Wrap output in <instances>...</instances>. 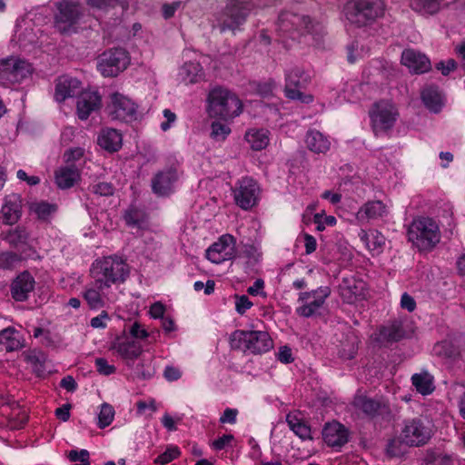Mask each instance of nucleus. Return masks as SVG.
<instances>
[{"label": "nucleus", "instance_id": "obj_13", "mask_svg": "<svg viewBox=\"0 0 465 465\" xmlns=\"http://www.w3.org/2000/svg\"><path fill=\"white\" fill-rule=\"evenodd\" d=\"M232 193L235 203L242 210H249L258 202L260 187L256 181L245 176L235 183Z\"/></svg>", "mask_w": 465, "mask_h": 465}, {"label": "nucleus", "instance_id": "obj_26", "mask_svg": "<svg viewBox=\"0 0 465 465\" xmlns=\"http://www.w3.org/2000/svg\"><path fill=\"white\" fill-rule=\"evenodd\" d=\"M97 143L108 152H117L122 147L123 135L114 128H104L99 133Z\"/></svg>", "mask_w": 465, "mask_h": 465}, {"label": "nucleus", "instance_id": "obj_32", "mask_svg": "<svg viewBox=\"0 0 465 465\" xmlns=\"http://www.w3.org/2000/svg\"><path fill=\"white\" fill-rule=\"evenodd\" d=\"M405 336L401 322H394L388 326H382L377 334L376 340L381 343L395 342L401 340Z\"/></svg>", "mask_w": 465, "mask_h": 465}, {"label": "nucleus", "instance_id": "obj_1", "mask_svg": "<svg viewBox=\"0 0 465 465\" xmlns=\"http://www.w3.org/2000/svg\"><path fill=\"white\" fill-rule=\"evenodd\" d=\"M91 274L96 285L104 290V303L115 302L118 299L116 290L129 277L130 268L121 257L111 255L95 260Z\"/></svg>", "mask_w": 465, "mask_h": 465}, {"label": "nucleus", "instance_id": "obj_36", "mask_svg": "<svg viewBox=\"0 0 465 465\" xmlns=\"http://www.w3.org/2000/svg\"><path fill=\"white\" fill-rule=\"evenodd\" d=\"M353 406L370 417L379 413L381 403L364 395H356L352 401Z\"/></svg>", "mask_w": 465, "mask_h": 465}, {"label": "nucleus", "instance_id": "obj_35", "mask_svg": "<svg viewBox=\"0 0 465 465\" xmlns=\"http://www.w3.org/2000/svg\"><path fill=\"white\" fill-rule=\"evenodd\" d=\"M269 131L266 129H251L245 134V139L252 149L261 151L269 144Z\"/></svg>", "mask_w": 465, "mask_h": 465}, {"label": "nucleus", "instance_id": "obj_20", "mask_svg": "<svg viewBox=\"0 0 465 465\" xmlns=\"http://www.w3.org/2000/svg\"><path fill=\"white\" fill-rule=\"evenodd\" d=\"M401 64L414 74H423L430 69L429 58L414 49H406L401 54Z\"/></svg>", "mask_w": 465, "mask_h": 465}, {"label": "nucleus", "instance_id": "obj_5", "mask_svg": "<svg viewBox=\"0 0 465 465\" xmlns=\"http://www.w3.org/2000/svg\"><path fill=\"white\" fill-rule=\"evenodd\" d=\"M230 345L244 353L262 354L272 349L273 342L266 331L236 330L230 336Z\"/></svg>", "mask_w": 465, "mask_h": 465}, {"label": "nucleus", "instance_id": "obj_41", "mask_svg": "<svg viewBox=\"0 0 465 465\" xmlns=\"http://www.w3.org/2000/svg\"><path fill=\"white\" fill-rule=\"evenodd\" d=\"M84 150L82 147H73L64 153V163L69 167H76L81 171L84 163Z\"/></svg>", "mask_w": 465, "mask_h": 465}, {"label": "nucleus", "instance_id": "obj_39", "mask_svg": "<svg viewBox=\"0 0 465 465\" xmlns=\"http://www.w3.org/2000/svg\"><path fill=\"white\" fill-rule=\"evenodd\" d=\"M286 421L289 428L302 440L311 439V428L296 415L288 414Z\"/></svg>", "mask_w": 465, "mask_h": 465}, {"label": "nucleus", "instance_id": "obj_31", "mask_svg": "<svg viewBox=\"0 0 465 465\" xmlns=\"http://www.w3.org/2000/svg\"><path fill=\"white\" fill-rule=\"evenodd\" d=\"M179 76L185 84H196L203 79V70L197 62L185 63L179 71Z\"/></svg>", "mask_w": 465, "mask_h": 465}, {"label": "nucleus", "instance_id": "obj_17", "mask_svg": "<svg viewBox=\"0 0 465 465\" xmlns=\"http://www.w3.org/2000/svg\"><path fill=\"white\" fill-rule=\"evenodd\" d=\"M102 107V96L96 90H86L81 93L76 101V115L85 121L93 113Z\"/></svg>", "mask_w": 465, "mask_h": 465}, {"label": "nucleus", "instance_id": "obj_24", "mask_svg": "<svg viewBox=\"0 0 465 465\" xmlns=\"http://www.w3.org/2000/svg\"><path fill=\"white\" fill-rule=\"evenodd\" d=\"M364 282L356 279L354 276L343 277L340 283V292L342 298L349 303L354 302L357 298L362 295Z\"/></svg>", "mask_w": 465, "mask_h": 465}, {"label": "nucleus", "instance_id": "obj_57", "mask_svg": "<svg viewBox=\"0 0 465 465\" xmlns=\"http://www.w3.org/2000/svg\"><path fill=\"white\" fill-rule=\"evenodd\" d=\"M92 191L101 196H109L114 193V187L110 183H99L93 186Z\"/></svg>", "mask_w": 465, "mask_h": 465}, {"label": "nucleus", "instance_id": "obj_34", "mask_svg": "<svg viewBox=\"0 0 465 465\" xmlns=\"http://www.w3.org/2000/svg\"><path fill=\"white\" fill-rule=\"evenodd\" d=\"M411 382L416 391L422 395H429L432 393L435 389L434 378L426 371L413 374Z\"/></svg>", "mask_w": 465, "mask_h": 465}, {"label": "nucleus", "instance_id": "obj_51", "mask_svg": "<svg viewBox=\"0 0 465 465\" xmlns=\"http://www.w3.org/2000/svg\"><path fill=\"white\" fill-rule=\"evenodd\" d=\"M33 209L41 219H46L52 213L55 211V208L47 203H36L33 206Z\"/></svg>", "mask_w": 465, "mask_h": 465}, {"label": "nucleus", "instance_id": "obj_10", "mask_svg": "<svg viewBox=\"0 0 465 465\" xmlns=\"http://www.w3.org/2000/svg\"><path fill=\"white\" fill-rule=\"evenodd\" d=\"M331 295V289L328 286H321L311 292L299 293L296 313L302 317L309 318L313 316L325 303L326 299Z\"/></svg>", "mask_w": 465, "mask_h": 465}, {"label": "nucleus", "instance_id": "obj_4", "mask_svg": "<svg viewBox=\"0 0 465 465\" xmlns=\"http://www.w3.org/2000/svg\"><path fill=\"white\" fill-rule=\"evenodd\" d=\"M207 111L213 118L228 121L242 113V104L233 92L222 86H216L208 94Z\"/></svg>", "mask_w": 465, "mask_h": 465}, {"label": "nucleus", "instance_id": "obj_37", "mask_svg": "<svg viewBox=\"0 0 465 465\" xmlns=\"http://www.w3.org/2000/svg\"><path fill=\"white\" fill-rule=\"evenodd\" d=\"M81 180V171L76 167L64 165L60 168V190L69 189L78 184Z\"/></svg>", "mask_w": 465, "mask_h": 465}, {"label": "nucleus", "instance_id": "obj_18", "mask_svg": "<svg viewBox=\"0 0 465 465\" xmlns=\"http://www.w3.org/2000/svg\"><path fill=\"white\" fill-rule=\"evenodd\" d=\"M178 172L174 167H168L158 172L152 179V190L159 196H167L173 192L178 181Z\"/></svg>", "mask_w": 465, "mask_h": 465}, {"label": "nucleus", "instance_id": "obj_62", "mask_svg": "<svg viewBox=\"0 0 465 465\" xmlns=\"http://www.w3.org/2000/svg\"><path fill=\"white\" fill-rule=\"evenodd\" d=\"M89 452L86 450H73L68 453V458L71 461H87L89 460Z\"/></svg>", "mask_w": 465, "mask_h": 465}, {"label": "nucleus", "instance_id": "obj_61", "mask_svg": "<svg viewBox=\"0 0 465 465\" xmlns=\"http://www.w3.org/2000/svg\"><path fill=\"white\" fill-rule=\"evenodd\" d=\"M401 307L411 312L416 308V302L412 296L404 292L401 298Z\"/></svg>", "mask_w": 465, "mask_h": 465}, {"label": "nucleus", "instance_id": "obj_38", "mask_svg": "<svg viewBox=\"0 0 465 465\" xmlns=\"http://www.w3.org/2000/svg\"><path fill=\"white\" fill-rule=\"evenodd\" d=\"M81 90V83L69 75L60 76V98L64 100L76 95Z\"/></svg>", "mask_w": 465, "mask_h": 465}, {"label": "nucleus", "instance_id": "obj_58", "mask_svg": "<svg viewBox=\"0 0 465 465\" xmlns=\"http://www.w3.org/2000/svg\"><path fill=\"white\" fill-rule=\"evenodd\" d=\"M110 320L108 313L103 311L98 316L91 319L90 325L94 329H104L106 322Z\"/></svg>", "mask_w": 465, "mask_h": 465}, {"label": "nucleus", "instance_id": "obj_29", "mask_svg": "<svg viewBox=\"0 0 465 465\" xmlns=\"http://www.w3.org/2000/svg\"><path fill=\"white\" fill-rule=\"evenodd\" d=\"M305 143L307 148L315 153H325L331 146L328 137L317 130H309L307 132Z\"/></svg>", "mask_w": 465, "mask_h": 465}, {"label": "nucleus", "instance_id": "obj_48", "mask_svg": "<svg viewBox=\"0 0 465 465\" xmlns=\"http://www.w3.org/2000/svg\"><path fill=\"white\" fill-rule=\"evenodd\" d=\"M180 453L181 452L177 447L168 448L163 453L155 459L154 462L159 465H165L179 457Z\"/></svg>", "mask_w": 465, "mask_h": 465}, {"label": "nucleus", "instance_id": "obj_19", "mask_svg": "<svg viewBox=\"0 0 465 465\" xmlns=\"http://www.w3.org/2000/svg\"><path fill=\"white\" fill-rule=\"evenodd\" d=\"M110 350L123 359L129 367L133 366L134 361L138 359L143 351V348L138 342L120 337L112 342Z\"/></svg>", "mask_w": 465, "mask_h": 465}, {"label": "nucleus", "instance_id": "obj_22", "mask_svg": "<svg viewBox=\"0 0 465 465\" xmlns=\"http://www.w3.org/2000/svg\"><path fill=\"white\" fill-rule=\"evenodd\" d=\"M79 17V6L73 3H60V33L74 31V25Z\"/></svg>", "mask_w": 465, "mask_h": 465}, {"label": "nucleus", "instance_id": "obj_28", "mask_svg": "<svg viewBox=\"0 0 465 465\" xmlns=\"http://www.w3.org/2000/svg\"><path fill=\"white\" fill-rule=\"evenodd\" d=\"M359 237L367 249L375 253H381L385 245L386 238L377 230H361Z\"/></svg>", "mask_w": 465, "mask_h": 465}, {"label": "nucleus", "instance_id": "obj_12", "mask_svg": "<svg viewBox=\"0 0 465 465\" xmlns=\"http://www.w3.org/2000/svg\"><path fill=\"white\" fill-rule=\"evenodd\" d=\"M137 104L129 97L117 92L110 95L107 111L113 120L133 122L137 119Z\"/></svg>", "mask_w": 465, "mask_h": 465}, {"label": "nucleus", "instance_id": "obj_60", "mask_svg": "<svg viewBox=\"0 0 465 465\" xmlns=\"http://www.w3.org/2000/svg\"><path fill=\"white\" fill-rule=\"evenodd\" d=\"M16 177L20 181L25 182L28 185L34 186L40 183V178L36 175H28L25 171L20 169L16 173Z\"/></svg>", "mask_w": 465, "mask_h": 465}, {"label": "nucleus", "instance_id": "obj_27", "mask_svg": "<svg viewBox=\"0 0 465 465\" xmlns=\"http://www.w3.org/2000/svg\"><path fill=\"white\" fill-rule=\"evenodd\" d=\"M21 198L17 194L7 196L1 210L4 222L7 224L15 223L21 216Z\"/></svg>", "mask_w": 465, "mask_h": 465}, {"label": "nucleus", "instance_id": "obj_7", "mask_svg": "<svg viewBox=\"0 0 465 465\" xmlns=\"http://www.w3.org/2000/svg\"><path fill=\"white\" fill-rule=\"evenodd\" d=\"M433 435V425L426 418L418 417L403 421L400 433L401 442L409 447L425 445Z\"/></svg>", "mask_w": 465, "mask_h": 465}, {"label": "nucleus", "instance_id": "obj_16", "mask_svg": "<svg viewBox=\"0 0 465 465\" xmlns=\"http://www.w3.org/2000/svg\"><path fill=\"white\" fill-rule=\"evenodd\" d=\"M311 25L312 21L308 16H300L292 12H283L279 15L277 30L283 35H290L293 38L292 35L295 31L311 33Z\"/></svg>", "mask_w": 465, "mask_h": 465}, {"label": "nucleus", "instance_id": "obj_52", "mask_svg": "<svg viewBox=\"0 0 465 465\" xmlns=\"http://www.w3.org/2000/svg\"><path fill=\"white\" fill-rule=\"evenodd\" d=\"M252 306V302L246 295H235V309L239 314H244Z\"/></svg>", "mask_w": 465, "mask_h": 465}, {"label": "nucleus", "instance_id": "obj_64", "mask_svg": "<svg viewBox=\"0 0 465 465\" xmlns=\"http://www.w3.org/2000/svg\"><path fill=\"white\" fill-rule=\"evenodd\" d=\"M436 68L441 71L443 75H448L456 68V62L453 59H449L446 62H440L437 64Z\"/></svg>", "mask_w": 465, "mask_h": 465}, {"label": "nucleus", "instance_id": "obj_25", "mask_svg": "<svg viewBox=\"0 0 465 465\" xmlns=\"http://www.w3.org/2000/svg\"><path fill=\"white\" fill-rule=\"evenodd\" d=\"M388 206L381 201H369L364 203L357 213L359 220H378L387 216Z\"/></svg>", "mask_w": 465, "mask_h": 465}, {"label": "nucleus", "instance_id": "obj_6", "mask_svg": "<svg viewBox=\"0 0 465 465\" xmlns=\"http://www.w3.org/2000/svg\"><path fill=\"white\" fill-rule=\"evenodd\" d=\"M381 0H351L343 9L346 19L356 26H364L382 15Z\"/></svg>", "mask_w": 465, "mask_h": 465}, {"label": "nucleus", "instance_id": "obj_47", "mask_svg": "<svg viewBox=\"0 0 465 465\" xmlns=\"http://www.w3.org/2000/svg\"><path fill=\"white\" fill-rule=\"evenodd\" d=\"M28 238V233L24 228L17 227L11 230L5 239L12 245H19L25 243Z\"/></svg>", "mask_w": 465, "mask_h": 465}, {"label": "nucleus", "instance_id": "obj_49", "mask_svg": "<svg viewBox=\"0 0 465 465\" xmlns=\"http://www.w3.org/2000/svg\"><path fill=\"white\" fill-rule=\"evenodd\" d=\"M97 371L102 375H111L115 372L116 368L113 364H109L108 361L104 358H96L94 361Z\"/></svg>", "mask_w": 465, "mask_h": 465}, {"label": "nucleus", "instance_id": "obj_8", "mask_svg": "<svg viewBox=\"0 0 465 465\" xmlns=\"http://www.w3.org/2000/svg\"><path fill=\"white\" fill-rule=\"evenodd\" d=\"M129 64L127 51L124 48H114L100 55L97 68L104 77H114L124 71Z\"/></svg>", "mask_w": 465, "mask_h": 465}, {"label": "nucleus", "instance_id": "obj_59", "mask_svg": "<svg viewBox=\"0 0 465 465\" xmlns=\"http://www.w3.org/2000/svg\"><path fill=\"white\" fill-rule=\"evenodd\" d=\"M238 410L227 408L224 410L223 415L220 417L219 421L221 423L234 424L237 420Z\"/></svg>", "mask_w": 465, "mask_h": 465}, {"label": "nucleus", "instance_id": "obj_46", "mask_svg": "<svg viewBox=\"0 0 465 465\" xmlns=\"http://www.w3.org/2000/svg\"><path fill=\"white\" fill-rule=\"evenodd\" d=\"M231 134V128L227 124L214 121L211 124V137L215 141H224Z\"/></svg>", "mask_w": 465, "mask_h": 465}, {"label": "nucleus", "instance_id": "obj_11", "mask_svg": "<svg viewBox=\"0 0 465 465\" xmlns=\"http://www.w3.org/2000/svg\"><path fill=\"white\" fill-rule=\"evenodd\" d=\"M33 66L18 57H8L0 61V79L6 84L21 83L31 75Z\"/></svg>", "mask_w": 465, "mask_h": 465}, {"label": "nucleus", "instance_id": "obj_54", "mask_svg": "<svg viewBox=\"0 0 465 465\" xmlns=\"http://www.w3.org/2000/svg\"><path fill=\"white\" fill-rule=\"evenodd\" d=\"M19 262L16 254L12 252H4L0 254V268H10Z\"/></svg>", "mask_w": 465, "mask_h": 465}, {"label": "nucleus", "instance_id": "obj_30", "mask_svg": "<svg viewBox=\"0 0 465 465\" xmlns=\"http://www.w3.org/2000/svg\"><path fill=\"white\" fill-rule=\"evenodd\" d=\"M0 344L6 351H14L24 347V339L15 328L7 327L0 331Z\"/></svg>", "mask_w": 465, "mask_h": 465}, {"label": "nucleus", "instance_id": "obj_14", "mask_svg": "<svg viewBox=\"0 0 465 465\" xmlns=\"http://www.w3.org/2000/svg\"><path fill=\"white\" fill-rule=\"evenodd\" d=\"M398 113L395 107L387 102H379L374 104L370 112L372 128L376 135L391 129L397 118Z\"/></svg>", "mask_w": 465, "mask_h": 465}, {"label": "nucleus", "instance_id": "obj_44", "mask_svg": "<svg viewBox=\"0 0 465 465\" xmlns=\"http://www.w3.org/2000/svg\"><path fill=\"white\" fill-rule=\"evenodd\" d=\"M114 410L108 403H103L101 405V410L98 414V427L104 429L109 426L114 420Z\"/></svg>", "mask_w": 465, "mask_h": 465}, {"label": "nucleus", "instance_id": "obj_40", "mask_svg": "<svg viewBox=\"0 0 465 465\" xmlns=\"http://www.w3.org/2000/svg\"><path fill=\"white\" fill-rule=\"evenodd\" d=\"M442 0H411V8L421 15H434L439 12Z\"/></svg>", "mask_w": 465, "mask_h": 465}, {"label": "nucleus", "instance_id": "obj_55", "mask_svg": "<svg viewBox=\"0 0 465 465\" xmlns=\"http://www.w3.org/2000/svg\"><path fill=\"white\" fill-rule=\"evenodd\" d=\"M136 408L139 414H143L147 410L152 413L157 411L156 401L153 399H150L149 401H137Z\"/></svg>", "mask_w": 465, "mask_h": 465}, {"label": "nucleus", "instance_id": "obj_21", "mask_svg": "<svg viewBox=\"0 0 465 465\" xmlns=\"http://www.w3.org/2000/svg\"><path fill=\"white\" fill-rule=\"evenodd\" d=\"M323 440L328 446L341 447L348 441V432L339 422L327 423L322 430Z\"/></svg>", "mask_w": 465, "mask_h": 465}, {"label": "nucleus", "instance_id": "obj_23", "mask_svg": "<svg viewBox=\"0 0 465 465\" xmlns=\"http://www.w3.org/2000/svg\"><path fill=\"white\" fill-rule=\"evenodd\" d=\"M35 280L33 276L24 272L19 274L12 283V296L15 301L23 302L28 298V294L34 290Z\"/></svg>", "mask_w": 465, "mask_h": 465}, {"label": "nucleus", "instance_id": "obj_56", "mask_svg": "<svg viewBox=\"0 0 465 465\" xmlns=\"http://www.w3.org/2000/svg\"><path fill=\"white\" fill-rule=\"evenodd\" d=\"M129 332L135 339H145L149 336L148 331L138 322H134L129 328Z\"/></svg>", "mask_w": 465, "mask_h": 465}, {"label": "nucleus", "instance_id": "obj_42", "mask_svg": "<svg viewBox=\"0 0 465 465\" xmlns=\"http://www.w3.org/2000/svg\"><path fill=\"white\" fill-rule=\"evenodd\" d=\"M96 287L97 289L90 288L84 293V298L91 309H100L109 303H104V290L100 289L97 285Z\"/></svg>", "mask_w": 465, "mask_h": 465}, {"label": "nucleus", "instance_id": "obj_63", "mask_svg": "<svg viewBox=\"0 0 465 465\" xmlns=\"http://www.w3.org/2000/svg\"><path fill=\"white\" fill-rule=\"evenodd\" d=\"M164 312H165V306L160 302L153 303L149 310V313H150L151 317L153 319L163 318Z\"/></svg>", "mask_w": 465, "mask_h": 465}, {"label": "nucleus", "instance_id": "obj_33", "mask_svg": "<svg viewBox=\"0 0 465 465\" xmlns=\"http://www.w3.org/2000/svg\"><path fill=\"white\" fill-rule=\"evenodd\" d=\"M421 99L425 106L433 113H439L443 105L441 94L435 86H427L421 92Z\"/></svg>", "mask_w": 465, "mask_h": 465}, {"label": "nucleus", "instance_id": "obj_43", "mask_svg": "<svg viewBox=\"0 0 465 465\" xmlns=\"http://www.w3.org/2000/svg\"><path fill=\"white\" fill-rule=\"evenodd\" d=\"M8 427L11 430L21 429L27 421L28 415L25 409L19 406L12 408L10 413L7 414Z\"/></svg>", "mask_w": 465, "mask_h": 465}, {"label": "nucleus", "instance_id": "obj_50", "mask_svg": "<svg viewBox=\"0 0 465 465\" xmlns=\"http://www.w3.org/2000/svg\"><path fill=\"white\" fill-rule=\"evenodd\" d=\"M313 222L316 224V229L319 232H322L326 225L333 226L336 224V218L334 216L323 217L321 213H316L313 217Z\"/></svg>", "mask_w": 465, "mask_h": 465}, {"label": "nucleus", "instance_id": "obj_45", "mask_svg": "<svg viewBox=\"0 0 465 465\" xmlns=\"http://www.w3.org/2000/svg\"><path fill=\"white\" fill-rule=\"evenodd\" d=\"M88 5L99 10H106L109 7L120 5L124 10L128 8L127 0H87Z\"/></svg>", "mask_w": 465, "mask_h": 465}, {"label": "nucleus", "instance_id": "obj_9", "mask_svg": "<svg viewBox=\"0 0 465 465\" xmlns=\"http://www.w3.org/2000/svg\"><path fill=\"white\" fill-rule=\"evenodd\" d=\"M310 81V75L301 67L294 66L285 72V95L292 100H299L304 104H310L313 98L311 94L301 92Z\"/></svg>", "mask_w": 465, "mask_h": 465}, {"label": "nucleus", "instance_id": "obj_3", "mask_svg": "<svg viewBox=\"0 0 465 465\" xmlns=\"http://www.w3.org/2000/svg\"><path fill=\"white\" fill-rule=\"evenodd\" d=\"M408 241L420 252H430L440 242V226L432 218H414L407 229Z\"/></svg>", "mask_w": 465, "mask_h": 465}, {"label": "nucleus", "instance_id": "obj_2", "mask_svg": "<svg viewBox=\"0 0 465 465\" xmlns=\"http://www.w3.org/2000/svg\"><path fill=\"white\" fill-rule=\"evenodd\" d=\"M253 6L251 1L228 0L224 8L213 15L212 27L220 33L234 34L246 22Z\"/></svg>", "mask_w": 465, "mask_h": 465}, {"label": "nucleus", "instance_id": "obj_15", "mask_svg": "<svg viewBox=\"0 0 465 465\" xmlns=\"http://www.w3.org/2000/svg\"><path fill=\"white\" fill-rule=\"evenodd\" d=\"M235 239L230 234L223 235L206 250V258L219 264L235 256Z\"/></svg>", "mask_w": 465, "mask_h": 465}, {"label": "nucleus", "instance_id": "obj_53", "mask_svg": "<svg viewBox=\"0 0 465 465\" xmlns=\"http://www.w3.org/2000/svg\"><path fill=\"white\" fill-rule=\"evenodd\" d=\"M34 336L35 338H40L42 344L45 346H53L54 344V340L53 339L51 332L47 330L35 328L34 331ZM54 338H55V335H54Z\"/></svg>", "mask_w": 465, "mask_h": 465}]
</instances>
